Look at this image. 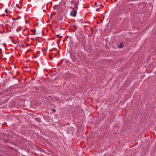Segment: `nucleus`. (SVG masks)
Instances as JSON below:
<instances>
[{
  "label": "nucleus",
  "instance_id": "nucleus-1",
  "mask_svg": "<svg viewBox=\"0 0 156 156\" xmlns=\"http://www.w3.org/2000/svg\"><path fill=\"white\" fill-rule=\"evenodd\" d=\"M71 8L73 10L71 11L70 13V15L72 16L75 17L76 16L77 11L76 10H75L72 7H71Z\"/></svg>",
  "mask_w": 156,
  "mask_h": 156
},
{
  "label": "nucleus",
  "instance_id": "nucleus-2",
  "mask_svg": "<svg viewBox=\"0 0 156 156\" xmlns=\"http://www.w3.org/2000/svg\"><path fill=\"white\" fill-rule=\"evenodd\" d=\"M58 6H59V5H56L53 6V8L54 10H55L57 9H58Z\"/></svg>",
  "mask_w": 156,
  "mask_h": 156
},
{
  "label": "nucleus",
  "instance_id": "nucleus-3",
  "mask_svg": "<svg viewBox=\"0 0 156 156\" xmlns=\"http://www.w3.org/2000/svg\"><path fill=\"white\" fill-rule=\"evenodd\" d=\"M124 47V44L123 43H121L118 46V48H122Z\"/></svg>",
  "mask_w": 156,
  "mask_h": 156
},
{
  "label": "nucleus",
  "instance_id": "nucleus-4",
  "mask_svg": "<svg viewBox=\"0 0 156 156\" xmlns=\"http://www.w3.org/2000/svg\"><path fill=\"white\" fill-rule=\"evenodd\" d=\"M31 31L32 32V33H33L34 34H33V35H35V34H36V30H31Z\"/></svg>",
  "mask_w": 156,
  "mask_h": 156
},
{
  "label": "nucleus",
  "instance_id": "nucleus-5",
  "mask_svg": "<svg viewBox=\"0 0 156 156\" xmlns=\"http://www.w3.org/2000/svg\"><path fill=\"white\" fill-rule=\"evenodd\" d=\"M75 4L76 5V6H75V7L76 9H77L78 8V7L77 6V4L76 3H75Z\"/></svg>",
  "mask_w": 156,
  "mask_h": 156
},
{
  "label": "nucleus",
  "instance_id": "nucleus-6",
  "mask_svg": "<svg viewBox=\"0 0 156 156\" xmlns=\"http://www.w3.org/2000/svg\"><path fill=\"white\" fill-rule=\"evenodd\" d=\"M16 6L17 7H18L19 8L21 9L22 8V7L21 6H20L18 4H16Z\"/></svg>",
  "mask_w": 156,
  "mask_h": 156
},
{
  "label": "nucleus",
  "instance_id": "nucleus-7",
  "mask_svg": "<svg viewBox=\"0 0 156 156\" xmlns=\"http://www.w3.org/2000/svg\"><path fill=\"white\" fill-rule=\"evenodd\" d=\"M56 36L58 37H60V36H59V34H57L56 35Z\"/></svg>",
  "mask_w": 156,
  "mask_h": 156
},
{
  "label": "nucleus",
  "instance_id": "nucleus-8",
  "mask_svg": "<svg viewBox=\"0 0 156 156\" xmlns=\"http://www.w3.org/2000/svg\"><path fill=\"white\" fill-rule=\"evenodd\" d=\"M5 12H7V9H6L5 10Z\"/></svg>",
  "mask_w": 156,
  "mask_h": 156
},
{
  "label": "nucleus",
  "instance_id": "nucleus-9",
  "mask_svg": "<svg viewBox=\"0 0 156 156\" xmlns=\"http://www.w3.org/2000/svg\"><path fill=\"white\" fill-rule=\"evenodd\" d=\"M99 9V8H98L97 9H96V11H97L98 10V9Z\"/></svg>",
  "mask_w": 156,
  "mask_h": 156
},
{
  "label": "nucleus",
  "instance_id": "nucleus-10",
  "mask_svg": "<svg viewBox=\"0 0 156 156\" xmlns=\"http://www.w3.org/2000/svg\"><path fill=\"white\" fill-rule=\"evenodd\" d=\"M71 3V4H73V1H71L70 2Z\"/></svg>",
  "mask_w": 156,
  "mask_h": 156
},
{
  "label": "nucleus",
  "instance_id": "nucleus-11",
  "mask_svg": "<svg viewBox=\"0 0 156 156\" xmlns=\"http://www.w3.org/2000/svg\"><path fill=\"white\" fill-rule=\"evenodd\" d=\"M97 5V3H95V4H94V5Z\"/></svg>",
  "mask_w": 156,
  "mask_h": 156
},
{
  "label": "nucleus",
  "instance_id": "nucleus-12",
  "mask_svg": "<svg viewBox=\"0 0 156 156\" xmlns=\"http://www.w3.org/2000/svg\"><path fill=\"white\" fill-rule=\"evenodd\" d=\"M52 110H53V111H55V109H52Z\"/></svg>",
  "mask_w": 156,
  "mask_h": 156
},
{
  "label": "nucleus",
  "instance_id": "nucleus-13",
  "mask_svg": "<svg viewBox=\"0 0 156 156\" xmlns=\"http://www.w3.org/2000/svg\"><path fill=\"white\" fill-rule=\"evenodd\" d=\"M5 45H6L5 44H3V45H4V46Z\"/></svg>",
  "mask_w": 156,
  "mask_h": 156
},
{
  "label": "nucleus",
  "instance_id": "nucleus-14",
  "mask_svg": "<svg viewBox=\"0 0 156 156\" xmlns=\"http://www.w3.org/2000/svg\"><path fill=\"white\" fill-rule=\"evenodd\" d=\"M60 37H61V38H62V36H61Z\"/></svg>",
  "mask_w": 156,
  "mask_h": 156
},
{
  "label": "nucleus",
  "instance_id": "nucleus-15",
  "mask_svg": "<svg viewBox=\"0 0 156 156\" xmlns=\"http://www.w3.org/2000/svg\"><path fill=\"white\" fill-rule=\"evenodd\" d=\"M59 42V40H58V42Z\"/></svg>",
  "mask_w": 156,
  "mask_h": 156
},
{
  "label": "nucleus",
  "instance_id": "nucleus-16",
  "mask_svg": "<svg viewBox=\"0 0 156 156\" xmlns=\"http://www.w3.org/2000/svg\"><path fill=\"white\" fill-rule=\"evenodd\" d=\"M17 32H18L19 30H17Z\"/></svg>",
  "mask_w": 156,
  "mask_h": 156
},
{
  "label": "nucleus",
  "instance_id": "nucleus-17",
  "mask_svg": "<svg viewBox=\"0 0 156 156\" xmlns=\"http://www.w3.org/2000/svg\"><path fill=\"white\" fill-rule=\"evenodd\" d=\"M49 57H50V58H51V56H49Z\"/></svg>",
  "mask_w": 156,
  "mask_h": 156
},
{
  "label": "nucleus",
  "instance_id": "nucleus-18",
  "mask_svg": "<svg viewBox=\"0 0 156 156\" xmlns=\"http://www.w3.org/2000/svg\"><path fill=\"white\" fill-rule=\"evenodd\" d=\"M49 57H50V58H51V56H49Z\"/></svg>",
  "mask_w": 156,
  "mask_h": 156
}]
</instances>
